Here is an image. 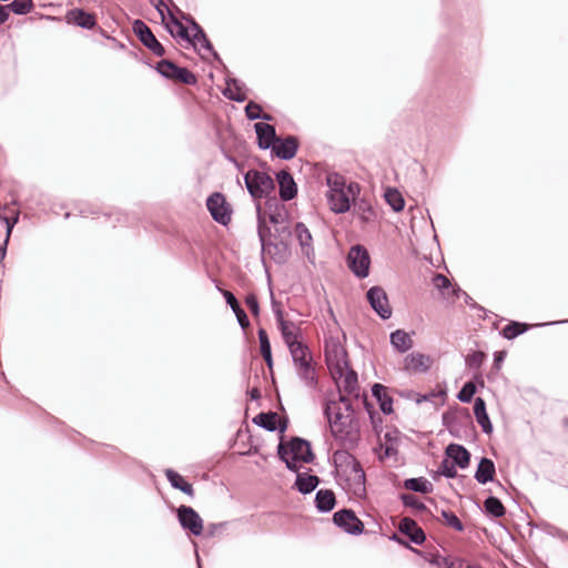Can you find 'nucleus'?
I'll list each match as a JSON object with an SVG mask.
<instances>
[{
	"mask_svg": "<svg viewBox=\"0 0 568 568\" xmlns=\"http://www.w3.org/2000/svg\"><path fill=\"white\" fill-rule=\"evenodd\" d=\"M324 414L328 420L332 435L342 442H354L359 434V424L355 418L349 399L339 395L337 400L325 404Z\"/></svg>",
	"mask_w": 568,
	"mask_h": 568,
	"instance_id": "obj_1",
	"label": "nucleus"
},
{
	"mask_svg": "<svg viewBox=\"0 0 568 568\" xmlns=\"http://www.w3.org/2000/svg\"><path fill=\"white\" fill-rule=\"evenodd\" d=\"M336 476L344 483V488L356 497L366 494L365 473L359 462L347 450L338 449L333 454Z\"/></svg>",
	"mask_w": 568,
	"mask_h": 568,
	"instance_id": "obj_2",
	"label": "nucleus"
},
{
	"mask_svg": "<svg viewBox=\"0 0 568 568\" xmlns=\"http://www.w3.org/2000/svg\"><path fill=\"white\" fill-rule=\"evenodd\" d=\"M255 210L257 215V234L262 248L265 250L266 240L271 236V229L267 222L274 226L275 232H285L287 230L288 213L285 205L275 196L267 199L264 207H262L261 202H256Z\"/></svg>",
	"mask_w": 568,
	"mask_h": 568,
	"instance_id": "obj_3",
	"label": "nucleus"
},
{
	"mask_svg": "<svg viewBox=\"0 0 568 568\" xmlns=\"http://www.w3.org/2000/svg\"><path fill=\"white\" fill-rule=\"evenodd\" d=\"M327 203L329 209L337 214L346 213L351 210V203L358 197L361 186L356 182L346 183L343 175L329 173L326 178Z\"/></svg>",
	"mask_w": 568,
	"mask_h": 568,
	"instance_id": "obj_4",
	"label": "nucleus"
},
{
	"mask_svg": "<svg viewBox=\"0 0 568 568\" xmlns=\"http://www.w3.org/2000/svg\"><path fill=\"white\" fill-rule=\"evenodd\" d=\"M278 457L285 463L287 469L298 471V463H312L314 454L310 442L300 437L293 438L288 443L281 442L277 447Z\"/></svg>",
	"mask_w": 568,
	"mask_h": 568,
	"instance_id": "obj_5",
	"label": "nucleus"
},
{
	"mask_svg": "<svg viewBox=\"0 0 568 568\" xmlns=\"http://www.w3.org/2000/svg\"><path fill=\"white\" fill-rule=\"evenodd\" d=\"M244 183L255 203L264 197L270 199L275 190L272 176L258 170H248L244 175Z\"/></svg>",
	"mask_w": 568,
	"mask_h": 568,
	"instance_id": "obj_6",
	"label": "nucleus"
},
{
	"mask_svg": "<svg viewBox=\"0 0 568 568\" xmlns=\"http://www.w3.org/2000/svg\"><path fill=\"white\" fill-rule=\"evenodd\" d=\"M206 207L215 222L222 225H227L231 222L232 209L222 193L211 194L206 200Z\"/></svg>",
	"mask_w": 568,
	"mask_h": 568,
	"instance_id": "obj_7",
	"label": "nucleus"
},
{
	"mask_svg": "<svg viewBox=\"0 0 568 568\" xmlns=\"http://www.w3.org/2000/svg\"><path fill=\"white\" fill-rule=\"evenodd\" d=\"M347 265L357 277H367L371 265L367 250L362 245L352 246L347 255Z\"/></svg>",
	"mask_w": 568,
	"mask_h": 568,
	"instance_id": "obj_8",
	"label": "nucleus"
},
{
	"mask_svg": "<svg viewBox=\"0 0 568 568\" xmlns=\"http://www.w3.org/2000/svg\"><path fill=\"white\" fill-rule=\"evenodd\" d=\"M338 389L347 394H354L358 388L357 374L348 367L346 361L338 362L333 371Z\"/></svg>",
	"mask_w": 568,
	"mask_h": 568,
	"instance_id": "obj_9",
	"label": "nucleus"
},
{
	"mask_svg": "<svg viewBox=\"0 0 568 568\" xmlns=\"http://www.w3.org/2000/svg\"><path fill=\"white\" fill-rule=\"evenodd\" d=\"M433 365V358L420 352H410L402 361V371L408 375L426 374Z\"/></svg>",
	"mask_w": 568,
	"mask_h": 568,
	"instance_id": "obj_10",
	"label": "nucleus"
},
{
	"mask_svg": "<svg viewBox=\"0 0 568 568\" xmlns=\"http://www.w3.org/2000/svg\"><path fill=\"white\" fill-rule=\"evenodd\" d=\"M334 524L349 535H359L364 530V524L352 509H342L334 514Z\"/></svg>",
	"mask_w": 568,
	"mask_h": 568,
	"instance_id": "obj_11",
	"label": "nucleus"
},
{
	"mask_svg": "<svg viewBox=\"0 0 568 568\" xmlns=\"http://www.w3.org/2000/svg\"><path fill=\"white\" fill-rule=\"evenodd\" d=\"M176 515L183 529L194 536H200L203 532V520L192 507L182 505L178 508Z\"/></svg>",
	"mask_w": 568,
	"mask_h": 568,
	"instance_id": "obj_12",
	"label": "nucleus"
},
{
	"mask_svg": "<svg viewBox=\"0 0 568 568\" xmlns=\"http://www.w3.org/2000/svg\"><path fill=\"white\" fill-rule=\"evenodd\" d=\"M133 32L139 40L152 51L156 57H162L165 53L163 45L156 40L155 36L142 20H135L133 22Z\"/></svg>",
	"mask_w": 568,
	"mask_h": 568,
	"instance_id": "obj_13",
	"label": "nucleus"
},
{
	"mask_svg": "<svg viewBox=\"0 0 568 568\" xmlns=\"http://www.w3.org/2000/svg\"><path fill=\"white\" fill-rule=\"evenodd\" d=\"M367 301L371 307L383 318L392 316V307L385 290L381 286H373L367 291Z\"/></svg>",
	"mask_w": 568,
	"mask_h": 568,
	"instance_id": "obj_14",
	"label": "nucleus"
},
{
	"mask_svg": "<svg viewBox=\"0 0 568 568\" xmlns=\"http://www.w3.org/2000/svg\"><path fill=\"white\" fill-rule=\"evenodd\" d=\"M275 316L281 329L282 337L287 347L301 342L300 328L293 322L285 321L281 310L275 311Z\"/></svg>",
	"mask_w": 568,
	"mask_h": 568,
	"instance_id": "obj_15",
	"label": "nucleus"
},
{
	"mask_svg": "<svg viewBox=\"0 0 568 568\" xmlns=\"http://www.w3.org/2000/svg\"><path fill=\"white\" fill-rule=\"evenodd\" d=\"M298 150V140L293 135H288L284 139L277 138L272 151L275 155L282 160L293 159Z\"/></svg>",
	"mask_w": 568,
	"mask_h": 568,
	"instance_id": "obj_16",
	"label": "nucleus"
},
{
	"mask_svg": "<svg viewBox=\"0 0 568 568\" xmlns=\"http://www.w3.org/2000/svg\"><path fill=\"white\" fill-rule=\"evenodd\" d=\"M191 22V41L195 49L199 50V52L205 51L210 54H213L215 58H217V53L214 52L213 47L211 42L209 41L205 32L203 29L193 20L190 19Z\"/></svg>",
	"mask_w": 568,
	"mask_h": 568,
	"instance_id": "obj_17",
	"label": "nucleus"
},
{
	"mask_svg": "<svg viewBox=\"0 0 568 568\" xmlns=\"http://www.w3.org/2000/svg\"><path fill=\"white\" fill-rule=\"evenodd\" d=\"M276 179L281 199L283 201H290L294 199L297 194V186L293 176L287 171L282 170L276 174Z\"/></svg>",
	"mask_w": 568,
	"mask_h": 568,
	"instance_id": "obj_18",
	"label": "nucleus"
},
{
	"mask_svg": "<svg viewBox=\"0 0 568 568\" xmlns=\"http://www.w3.org/2000/svg\"><path fill=\"white\" fill-rule=\"evenodd\" d=\"M294 369L297 377L305 387L310 389H315L317 387L318 381L313 361L307 363H300V365L294 366Z\"/></svg>",
	"mask_w": 568,
	"mask_h": 568,
	"instance_id": "obj_19",
	"label": "nucleus"
},
{
	"mask_svg": "<svg viewBox=\"0 0 568 568\" xmlns=\"http://www.w3.org/2000/svg\"><path fill=\"white\" fill-rule=\"evenodd\" d=\"M254 129L258 140V146L263 150L273 148L277 136L275 128L268 123L258 122L254 124Z\"/></svg>",
	"mask_w": 568,
	"mask_h": 568,
	"instance_id": "obj_20",
	"label": "nucleus"
},
{
	"mask_svg": "<svg viewBox=\"0 0 568 568\" xmlns=\"http://www.w3.org/2000/svg\"><path fill=\"white\" fill-rule=\"evenodd\" d=\"M399 531L407 535L410 541L416 545H422L426 539L423 529L418 527L415 520L408 517L399 521Z\"/></svg>",
	"mask_w": 568,
	"mask_h": 568,
	"instance_id": "obj_21",
	"label": "nucleus"
},
{
	"mask_svg": "<svg viewBox=\"0 0 568 568\" xmlns=\"http://www.w3.org/2000/svg\"><path fill=\"white\" fill-rule=\"evenodd\" d=\"M414 333H408L404 329H396L390 333L389 335V342L390 345L398 352V353H406L414 346L413 335Z\"/></svg>",
	"mask_w": 568,
	"mask_h": 568,
	"instance_id": "obj_22",
	"label": "nucleus"
},
{
	"mask_svg": "<svg viewBox=\"0 0 568 568\" xmlns=\"http://www.w3.org/2000/svg\"><path fill=\"white\" fill-rule=\"evenodd\" d=\"M446 455L448 458L453 460L455 466L459 468H466L469 465L470 454L469 452L462 445L450 444L446 448Z\"/></svg>",
	"mask_w": 568,
	"mask_h": 568,
	"instance_id": "obj_23",
	"label": "nucleus"
},
{
	"mask_svg": "<svg viewBox=\"0 0 568 568\" xmlns=\"http://www.w3.org/2000/svg\"><path fill=\"white\" fill-rule=\"evenodd\" d=\"M474 414L477 423L480 425L483 432L485 434L493 433V424L489 419V416L486 412V403L481 397H477L474 403Z\"/></svg>",
	"mask_w": 568,
	"mask_h": 568,
	"instance_id": "obj_24",
	"label": "nucleus"
},
{
	"mask_svg": "<svg viewBox=\"0 0 568 568\" xmlns=\"http://www.w3.org/2000/svg\"><path fill=\"white\" fill-rule=\"evenodd\" d=\"M353 205L354 214L357 215L363 223H371L376 219V212L368 200L355 199Z\"/></svg>",
	"mask_w": 568,
	"mask_h": 568,
	"instance_id": "obj_25",
	"label": "nucleus"
},
{
	"mask_svg": "<svg viewBox=\"0 0 568 568\" xmlns=\"http://www.w3.org/2000/svg\"><path fill=\"white\" fill-rule=\"evenodd\" d=\"M295 235L298 240V243L302 247V252L311 258L314 255V250L312 246V235L306 225L302 222L296 223L295 225Z\"/></svg>",
	"mask_w": 568,
	"mask_h": 568,
	"instance_id": "obj_26",
	"label": "nucleus"
},
{
	"mask_svg": "<svg viewBox=\"0 0 568 568\" xmlns=\"http://www.w3.org/2000/svg\"><path fill=\"white\" fill-rule=\"evenodd\" d=\"M67 20L68 22H72L78 27L89 30L93 29L95 26L94 17L81 9H73L69 11L67 14Z\"/></svg>",
	"mask_w": 568,
	"mask_h": 568,
	"instance_id": "obj_27",
	"label": "nucleus"
},
{
	"mask_svg": "<svg viewBox=\"0 0 568 568\" xmlns=\"http://www.w3.org/2000/svg\"><path fill=\"white\" fill-rule=\"evenodd\" d=\"M223 94L233 101L243 102L246 100L245 85L237 79H227Z\"/></svg>",
	"mask_w": 568,
	"mask_h": 568,
	"instance_id": "obj_28",
	"label": "nucleus"
},
{
	"mask_svg": "<svg viewBox=\"0 0 568 568\" xmlns=\"http://www.w3.org/2000/svg\"><path fill=\"white\" fill-rule=\"evenodd\" d=\"M495 476V464L493 460L483 457L477 466V470L475 473V479L479 484H487L493 481Z\"/></svg>",
	"mask_w": 568,
	"mask_h": 568,
	"instance_id": "obj_29",
	"label": "nucleus"
},
{
	"mask_svg": "<svg viewBox=\"0 0 568 568\" xmlns=\"http://www.w3.org/2000/svg\"><path fill=\"white\" fill-rule=\"evenodd\" d=\"M296 473L295 487L303 495L312 493L320 484V478L316 475Z\"/></svg>",
	"mask_w": 568,
	"mask_h": 568,
	"instance_id": "obj_30",
	"label": "nucleus"
},
{
	"mask_svg": "<svg viewBox=\"0 0 568 568\" xmlns=\"http://www.w3.org/2000/svg\"><path fill=\"white\" fill-rule=\"evenodd\" d=\"M372 394L377 399L381 410L388 415L393 413V399L387 394V388L382 384H374L372 387Z\"/></svg>",
	"mask_w": 568,
	"mask_h": 568,
	"instance_id": "obj_31",
	"label": "nucleus"
},
{
	"mask_svg": "<svg viewBox=\"0 0 568 568\" xmlns=\"http://www.w3.org/2000/svg\"><path fill=\"white\" fill-rule=\"evenodd\" d=\"M336 504L335 495L329 489H320L315 495V505L318 511L328 513Z\"/></svg>",
	"mask_w": 568,
	"mask_h": 568,
	"instance_id": "obj_32",
	"label": "nucleus"
},
{
	"mask_svg": "<svg viewBox=\"0 0 568 568\" xmlns=\"http://www.w3.org/2000/svg\"><path fill=\"white\" fill-rule=\"evenodd\" d=\"M165 477L171 484V486L175 489L183 491L189 496L194 495V489L190 483H187L179 473L173 469L165 470Z\"/></svg>",
	"mask_w": 568,
	"mask_h": 568,
	"instance_id": "obj_33",
	"label": "nucleus"
},
{
	"mask_svg": "<svg viewBox=\"0 0 568 568\" xmlns=\"http://www.w3.org/2000/svg\"><path fill=\"white\" fill-rule=\"evenodd\" d=\"M223 296L226 303L230 305L234 314L236 315L237 322L242 328H246L250 325V321L244 310L240 306L237 300L230 291H223Z\"/></svg>",
	"mask_w": 568,
	"mask_h": 568,
	"instance_id": "obj_34",
	"label": "nucleus"
},
{
	"mask_svg": "<svg viewBox=\"0 0 568 568\" xmlns=\"http://www.w3.org/2000/svg\"><path fill=\"white\" fill-rule=\"evenodd\" d=\"M403 485L408 490L422 494H429L434 489L433 484L425 477L405 479Z\"/></svg>",
	"mask_w": 568,
	"mask_h": 568,
	"instance_id": "obj_35",
	"label": "nucleus"
},
{
	"mask_svg": "<svg viewBox=\"0 0 568 568\" xmlns=\"http://www.w3.org/2000/svg\"><path fill=\"white\" fill-rule=\"evenodd\" d=\"M292 361L294 366L300 365V363L312 362L313 357L307 348L302 342L296 343L295 345L288 346Z\"/></svg>",
	"mask_w": 568,
	"mask_h": 568,
	"instance_id": "obj_36",
	"label": "nucleus"
},
{
	"mask_svg": "<svg viewBox=\"0 0 568 568\" xmlns=\"http://www.w3.org/2000/svg\"><path fill=\"white\" fill-rule=\"evenodd\" d=\"M277 420L278 415L272 412L260 413L253 418L254 424L270 432L277 429Z\"/></svg>",
	"mask_w": 568,
	"mask_h": 568,
	"instance_id": "obj_37",
	"label": "nucleus"
},
{
	"mask_svg": "<svg viewBox=\"0 0 568 568\" xmlns=\"http://www.w3.org/2000/svg\"><path fill=\"white\" fill-rule=\"evenodd\" d=\"M166 28L172 36H178L186 41H191L189 30L171 12H169V22H166Z\"/></svg>",
	"mask_w": 568,
	"mask_h": 568,
	"instance_id": "obj_38",
	"label": "nucleus"
},
{
	"mask_svg": "<svg viewBox=\"0 0 568 568\" xmlns=\"http://www.w3.org/2000/svg\"><path fill=\"white\" fill-rule=\"evenodd\" d=\"M385 201L395 211L400 212L405 206V201L400 192L396 189H387L385 192Z\"/></svg>",
	"mask_w": 568,
	"mask_h": 568,
	"instance_id": "obj_39",
	"label": "nucleus"
},
{
	"mask_svg": "<svg viewBox=\"0 0 568 568\" xmlns=\"http://www.w3.org/2000/svg\"><path fill=\"white\" fill-rule=\"evenodd\" d=\"M484 506L486 511L494 517H501L505 514V507L497 497H488L485 500Z\"/></svg>",
	"mask_w": 568,
	"mask_h": 568,
	"instance_id": "obj_40",
	"label": "nucleus"
},
{
	"mask_svg": "<svg viewBox=\"0 0 568 568\" xmlns=\"http://www.w3.org/2000/svg\"><path fill=\"white\" fill-rule=\"evenodd\" d=\"M179 67L169 60H161L158 62V72L166 79L174 80Z\"/></svg>",
	"mask_w": 568,
	"mask_h": 568,
	"instance_id": "obj_41",
	"label": "nucleus"
},
{
	"mask_svg": "<svg viewBox=\"0 0 568 568\" xmlns=\"http://www.w3.org/2000/svg\"><path fill=\"white\" fill-rule=\"evenodd\" d=\"M526 329L527 326L525 324L513 322L504 327L503 336L507 339H513L523 334Z\"/></svg>",
	"mask_w": 568,
	"mask_h": 568,
	"instance_id": "obj_42",
	"label": "nucleus"
},
{
	"mask_svg": "<svg viewBox=\"0 0 568 568\" xmlns=\"http://www.w3.org/2000/svg\"><path fill=\"white\" fill-rule=\"evenodd\" d=\"M7 7H9V11L16 14H26L32 9L33 2L32 0H13Z\"/></svg>",
	"mask_w": 568,
	"mask_h": 568,
	"instance_id": "obj_43",
	"label": "nucleus"
},
{
	"mask_svg": "<svg viewBox=\"0 0 568 568\" xmlns=\"http://www.w3.org/2000/svg\"><path fill=\"white\" fill-rule=\"evenodd\" d=\"M261 111V106L253 101L248 102L247 105L245 106V114L248 120H271V116L268 114H262Z\"/></svg>",
	"mask_w": 568,
	"mask_h": 568,
	"instance_id": "obj_44",
	"label": "nucleus"
},
{
	"mask_svg": "<svg viewBox=\"0 0 568 568\" xmlns=\"http://www.w3.org/2000/svg\"><path fill=\"white\" fill-rule=\"evenodd\" d=\"M486 358L485 353L477 351L468 354L465 358L466 366L471 369H478Z\"/></svg>",
	"mask_w": 568,
	"mask_h": 568,
	"instance_id": "obj_45",
	"label": "nucleus"
},
{
	"mask_svg": "<svg viewBox=\"0 0 568 568\" xmlns=\"http://www.w3.org/2000/svg\"><path fill=\"white\" fill-rule=\"evenodd\" d=\"M402 503L406 507L414 508L418 511H425L427 508L426 506L418 500V498L412 494H402L399 496Z\"/></svg>",
	"mask_w": 568,
	"mask_h": 568,
	"instance_id": "obj_46",
	"label": "nucleus"
},
{
	"mask_svg": "<svg viewBox=\"0 0 568 568\" xmlns=\"http://www.w3.org/2000/svg\"><path fill=\"white\" fill-rule=\"evenodd\" d=\"M475 393H476L475 384L473 382H467L464 384V386L459 390L457 398L462 403H469L471 400V398L474 397Z\"/></svg>",
	"mask_w": 568,
	"mask_h": 568,
	"instance_id": "obj_47",
	"label": "nucleus"
},
{
	"mask_svg": "<svg viewBox=\"0 0 568 568\" xmlns=\"http://www.w3.org/2000/svg\"><path fill=\"white\" fill-rule=\"evenodd\" d=\"M174 80L180 81L184 84L193 85L197 82V79L194 73H192L186 68H180L176 71Z\"/></svg>",
	"mask_w": 568,
	"mask_h": 568,
	"instance_id": "obj_48",
	"label": "nucleus"
},
{
	"mask_svg": "<svg viewBox=\"0 0 568 568\" xmlns=\"http://www.w3.org/2000/svg\"><path fill=\"white\" fill-rule=\"evenodd\" d=\"M438 473L446 478H454L457 475L456 466L448 459H444L440 463Z\"/></svg>",
	"mask_w": 568,
	"mask_h": 568,
	"instance_id": "obj_49",
	"label": "nucleus"
},
{
	"mask_svg": "<svg viewBox=\"0 0 568 568\" xmlns=\"http://www.w3.org/2000/svg\"><path fill=\"white\" fill-rule=\"evenodd\" d=\"M442 516L445 518L448 526L453 527L457 531L464 530V525L460 519L452 511L443 510Z\"/></svg>",
	"mask_w": 568,
	"mask_h": 568,
	"instance_id": "obj_50",
	"label": "nucleus"
},
{
	"mask_svg": "<svg viewBox=\"0 0 568 568\" xmlns=\"http://www.w3.org/2000/svg\"><path fill=\"white\" fill-rule=\"evenodd\" d=\"M257 335H258V341H260L261 354L264 352H272L271 343H270L266 331L264 328H260L257 332Z\"/></svg>",
	"mask_w": 568,
	"mask_h": 568,
	"instance_id": "obj_51",
	"label": "nucleus"
},
{
	"mask_svg": "<svg viewBox=\"0 0 568 568\" xmlns=\"http://www.w3.org/2000/svg\"><path fill=\"white\" fill-rule=\"evenodd\" d=\"M433 284L436 288L443 291L452 286L450 281L443 274H436L433 278Z\"/></svg>",
	"mask_w": 568,
	"mask_h": 568,
	"instance_id": "obj_52",
	"label": "nucleus"
},
{
	"mask_svg": "<svg viewBox=\"0 0 568 568\" xmlns=\"http://www.w3.org/2000/svg\"><path fill=\"white\" fill-rule=\"evenodd\" d=\"M18 219H19L18 215H16L14 217L10 219V217H7V216H3V215L0 214V221L2 223H4L6 227H7V236H6V240H4V244L8 243L10 234L12 232V229L17 224Z\"/></svg>",
	"mask_w": 568,
	"mask_h": 568,
	"instance_id": "obj_53",
	"label": "nucleus"
},
{
	"mask_svg": "<svg viewBox=\"0 0 568 568\" xmlns=\"http://www.w3.org/2000/svg\"><path fill=\"white\" fill-rule=\"evenodd\" d=\"M245 304L248 307V310L254 314L258 315L260 306L258 301L254 294H248L245 298Z\"/></svg>",
	"mask_w": 568,
	"mask_h": 568,
	"instance_id": "obj_54",
	"label": "nucleus"
},
{
	"mask_svg": "<svg viewBox=\"0 0 568 568\" xmlns=\"http://www.w3.org/2000/svg\"><path fill=\"white\" fill-rule=\"evenodd\" d=\"M443 564L445 568H463L465 566V561L460 559H443Z\"/></svg>",
	"mask_w": 568,
	"mask_h": 568,
	"instance_id": "obj_55",
	"label": "nucleus"
},
{
	"mask_svg": "<svg viewBox=\"0 0 568 568\" xmlns=\"http://www.w3.org/2000/svg\"><path fill=\"white\" fill-rule=\"evenodd\" d=\"M154 6L160 16L162 17V20L165 21L164 11L166 10L168 13L170 12L168 6L162 0H159Z\"/></svg>",
	"mask_w": 568,
	"mask_h": 568,
	"instance_id": "obj_56",
	"label": "nucleus"
},
{
	"mask_svg": "<svg viewBox=\"0 0 568 568\" xmlns=\"http://www.w3.org/2000/svg\"><path fill=\"white\" fill-rule=\"evenodd\" d=\"M9 18V7L0 4V24L4 23Z\"/></svg>",
	"mask_w": 568,
	"mask_h": 568,
	"instance_id": "obj_57",
	"label": "nucleus"
},
{
	"mask_svg": "<svg viewBox=\"0 0 568 568\" xmlns=\"http://www.w3.org/2000/svg\"><path fill=\"white\" fill-rule=\"evenodd\" d=\"M504 357H505V353H503V352L495 353L494 366L496 367V369L500 368V365H501V363L504 361Z\"/></svg>",
	"mask_w": 568,
	"mask_h": 568,
	"instance_id": "obj_58",
	"label": "nucleus"
},
{
	"mask_svg": "<svg viewBox=\"0 0 568 568\" xmlns=\"http://www.w3.org/2000/svg\"><path fill=\"white\" fill-rule=\"evenodd\" d=\"M262 356L268 367H272L273 359H272V352H264L262 353Z\"/></svg>",
	"mask_w": 568,
	"mask_h": 568,
	"instance_id": "obj_59",
	"label": "nucleus"
},
{
	"mask_svg": "<svg viewBox=\"0 0 568 568\" xmlns=\"http://www.w3.org/2000/svg\"><path fill=\"white\" fill-rule=\"evenodd\" d=\"M443 559H446L445 557H442V556H435L430 562L434 564V565H437L438 567H444V564H443Z\"/></svg>",
	"mask_w": 568,
	"mask_h": 568,
	"instance_id": "obj_60",
	"label": "nucleus"
},
{
	"mask_svg": "<svg viewBox=\"0 0 568 568\" xmlns=\"http://www.w3.org/2000/svg\"><path fill=\"white\" fill-rule=\"evenodd\" d=\"M453 292L454 294L456 295V297H459L460 295L465 296V298H469V296L467 295L466 292H464L463 290H460L459 287L457 288H453Z\"/></svg>",
	"mask_w": 568,
	"mask_h": 568,
	"instance_id": "obj_61",
	"label": "nucleus"
},
{
	"mask_svg": "<svg viewBox=\"0 0 568 568\" xmlns=\"http://www.w3.org/2000/svg\"><path fill=\"white\" fill-rule=\"evenodd\" d=\"M250 395H251L252 399H258L261 397V393H260V390L257 388H253L250 392Z\"/></svg>",
	"mask_w": 568,
	"mask_h": 568,
	"instance_id": "obj_62",
	"label": "nucleus"
},
{
	"mask_svg": "<svg viewBox=\"0 0 568 568\" xmlns=\"http://www.w3.org/2000/svg\"><path fill=\"white\" fill-rule=\"evenodd\" d=\"M6 246H7V244H4V243L2 246H0V261H2L6 256Z\"/></svg>",
	"mask_w": 568,
	"mask_h": 568,
	"instance_id": "obj_63",
	"label": "nucleus"
},
{
	"mask_svg": "<svg viewBox=\"0 0 568 568\" xmlns=\"http://www.w3.org/2000/svg\"><path fill=\"white\" fill-rule=\"evenodd\" d=\"M463 568H479V567L476 566V565H470V564L465 561V566H463Z\"/></svg>",
	"mask_w": 568,
	"mask_h": 568,
	"instance_id": "obj_64",
	"label": "nucleus"
}]
</instances>
